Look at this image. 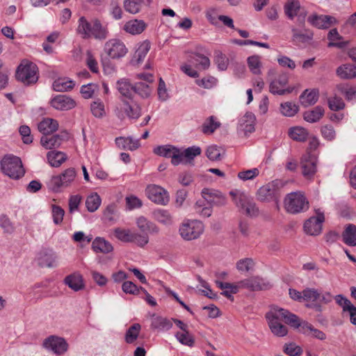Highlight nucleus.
I'll return each instance as SVG.
<instances>
[{
	"instance_id": "nucleus-46",
	"label": "nucleus",
	"mask_w": 356,
	"mask_h": 356,
	"mask_svg": "<svg viewBox=\"0 0 356 356\" xmlns=\"http://www.w3.org/2000/svg\"><path fill=\"white\" fill-rule=\"evenodd\" d=\"M342 38V37L338 33L337 29H331L327 34V39L330 41L327 46L329 47H338V48H343L346 47L348 44V42H334L335 40H339Z\"/></svg>"
},
{
	"instance_id": "nucleus-12",
	"label": "nucleus",
	"mask_w": 356,
	"mask_h": 356,
	"mask_svg": "<svg viewBox=\"0 0 356 356\" xmlns=\"http://www.w3.org/2000/svg\"><path fill=\"white\" fill-rule=\"evenodd\" d=\"M266 318L268 321L269 328L275 336L282 337L287 334V327L282 323V318L277 314V312H275L273 307L266 313Z\"/></svg>"
},
{
	"instance_id": "nucleus-3",
	"label": "nucleus",
	"mask_w": 356,
	"mask_h": 356,
	"mask_svg": "<svg viewBox=\"0 0 356 356\" xmlns=\"http://www.w3.org/2000/svg\"><path fill=\"white\" fill-rule=\"evenodd\" d=\"M114 113L121 120L126 118L131 120H136L141 116L142 108L133 99L131 100L121 99V102L114 108Z\"/></svg>"
},
{
	"instance_id": "nucleus-27",
	"label": "nucleus",
	"mask_w": 356,
	"mask_h": 356,
	"mask_svg": "<svg viewBox=\"0 0 356 356\" xmlns=\"http://www.w3.org/2000/svg\"><path fill=\"white\" fill-rule=\"evenodd\" d=\"M116 88L122 97V99L131 100L134 99V85H132L127 79H122L117 81Z\"/></svg>"
},
{
	"instance_id": "nucleus-16",
	"label": "nucleus",
	"mask_w": 356,
	"mask_h": 356,
	"mask_svg": "<svg viewBox=\"0 0 356 356\" xmlns=\"http://www.w3.org/2000/svg\"><path fill=\"white\" fill-rule=\"evenodd\" d=\"M241 289H246L252 291L266 290L271 286L270 283L266 279L259 276H252L239 282Z\"/></svg>"
},
{
	"instance_id": "nucleus-56",
	"label": "nucleus",
	"mask_w": 356,
	"mask_h": 356,
	"mask_svg": "<svg viewBox=\"0 0 356 356\" xmlns=\"http://www.w3.org/2000/svg\"><path fill=\"white\" fill-rule=\"evenodd\" d=\"M247 61L248 67L253 74H261V63L259 56H251L248 58Z\"/></svg>"
},
{
	"instance_id": "nucleus-37",
	"label": "nucleus",
	"mask_w": 356,
	"mask_h": 356,
	"mask_svg": "<svg viewBox=\"0 0 356 356\" xmlns=\"http://www.w3.org/2000/svg\"><path fill=\"white\" fill-rule=\"evenodd\" d=\"M343 241L349 246H356V225L349 224L342 233Z\"/></svg>"
},
{
	"instance_id": "nucleus-29",
	"label": "nucleus",
	"mask_w": 356,
	"mask_h": 356,
	"mask_svg": "<svg viewBox=\"0 0 356 356\" xmlns=\"http://www.w3.org/2000/svg\"><path fill=\"white\" fill-rule=\"evenodd\" d=\"M64 283L74 291H79L84 288L83 277L77 273L66 276Z\"/></svg>"
},
{
	"instance_id": "nucleus-49",
	"label": "nucleus",
	"mask_w": 356,
	"mask_h": 356,
	"mask_svg": "<svg viewBox=\"0 0 356 356\" xmlns=\"http://www.w3.org/2000/svg\"><path fill=\"white\" fill-rule=\"evenodd\" d=\"M302 332L320 340H324L326 338L325 334L324 332L314 328L312 324L305 321H303Z\"/></svg>"
},
{
	"instance_id": "nucleus-28",
	"label": "nucleus",
	"mask_w": 356,
	"mask_h": 356,
	"mask_svg": "<svg viewBox=\"0 0 356 356\" xmlns=\"http://www.w3.org/2000/svg\"><path fill=\"white\" fill-rule=\"evenodd\" d=\"M64 140L63 135L55 134L51 136H42L40 138V143L46 149H51L60 147Z\"/></svg>"
},
{
	"instance_id": "nucleus-7",
	"label": "nucleus",
	"mask_w": 356,
	"mask_h": 356,
	"mask_svg": "<svg viewBox=\"0 0 356 356\" xmlns=\"http://www.w3.org/2000/svg\"><path fill=\"white\" fill-rule=\"evenodd\" d=\"M203 223L197 220H184L179 227V232L181 238L191 241L199 238L204 232Z\"/></svg>"
},
{
	"instance_id": "nucleus-19",
	"label": "nucleus",
	"mask_w": 356,
	"mask_h": 356,
	"mask_svg": "<svg viewBox=\"0 0 356 356\" xmlns=\"http://www.w3.org/2000/svg\"><path fill=\"white\" fill-rule=\"evenodd\" d=\"M308 22L320 29H327L337 22V19L330 15L312 14L307 18Z\"/></svg>"
},
{
	"instance_id": "nucleus-34",
	"label": "nucleus",
	"mask_w": 356,
	"mask_h": 356,
	"mask_svg": "<svg viewBox=\"0 0 356 356\" xmlns=\"http://www.w3.org/2000/svg\"><path fill=\"white\" fill-rule=\"evenodd\" d=\"M172 326L170 320L159 316L153 315L151 322V327L158 331H167L169 330Z\"/></svg>"
},
{
	"instance_id": "nucleus-30",
	"label": "nucleus",
	"mask_w": 356,
	"mask_h": 356,
	"mask_svg": "<svg viewBox=\"0 0 356 356\" xmlns=\"http://www.w3.org/2000/svg\"><path fill=\"white\" fill-rule=\"evenodd\" d=\"M216 285L222 290L221 294L231 300H234L232 294L236 293L238 290L241 289V286H239V282L236 284H230L216 280Z\"/></svg>"
},
{
	"instance_id": "nucleus-40",
	"label": "nucleus",
	"mask_w": 356,
	"mask_h": 356,
	"mask_svg": "<svg viewBox=\"0 0 356 356\" xmlns=\"http://www.w3.org/2000/svg\"><path fill=\"white\" fill-rule=\"evenodd\" d=\"M323 115V108L320 106H317L312 111H305L303 113V118L308 122L314 123L319 121Z\"/></svg>"
},
{
	"instance_id": "nucleus-22",
	"label": "nucleus",
	"mask_w": 356,
	"mask_h": 356,
	"mask_svg": "<svg viewBox=\"0 0 356 356\" xmlns=\"http://www.w3.org/2000/svg\"><path fill=\"white\" fill-rule=\"evenodd\" d=\"M273 309L286 323L296 328L300 327L301 331H302L303 322H300L298 316L291 313L289 310L278 307H273Z\"/></svg>"
},
{
	"instance_id": "nucleus-42",
	"label": "nucleus",
	"mask_w": 356,
	"mask_h": 356,
	"mask_svg": "<svg viewBox=\"0 0 356 356\" xmlns=\"http://www.w3.org/2000/svg\"><path fill=\"white\" fill-rule=\"evenodd\" d=\"M289 81L287 74H280L278 77L270 84V92L273 94H277L282 87L285 86Z\"/></svg>"
},
{
	"instance_id": "nucleus-1",
	"label": "nucleus",
	"mask_w": 356,
	"mask_h": 356,
	"mask_svg": "<svg viewBox=\"0 0 356 356\" xmlns=\"http://www.w3.org/2000/svg\"><path fill=\"white\" fill-rule=\"evenodd\" d=\"M76 33L82 39L95 38L99 40H105L108 35V30L98 19L88 21L85 17H79L76 29Z\"/></svg>"
},
{
	"instance_id": "nucleus-18",
	"label": "nucleus",
	"mask_w": 356,
	"mask_h": 356,
	"mask_svg": "<svg viewBox=\"0 0 356 356\" xmlns=\"http://www.w3.org/2000/svg\"><path fill=\"white\" fill-rule=\"evenodd\" d=\"M51 106L56 110L68 111L74 108L76 104L74 99L65 95H58L51 99Z\"/></svg>"
},
{
	"instance_id": "nucleus-60",
	"label": "nucleus",
	"mask_w": 356,
	"mask_h": 356,
	"mask_svg": "<svg viewBox=\"0 0 356 356\" xmlns=\"http://www.w3.org/2000/svg\"><path fill=\"white\" fill-rule=\"evenodd\" d=\"M224 151L216 145H211L207 147L206 155L211 161H219L221 159L222 153Z\"/></svg>"
},
{
	"instance_id": "nucleus-62",
	"label": "nucleus",
	"mask_w": 356,
	"mask_h": 356,
	"mask_svg": "<svg viewBox=\"0 0 356 356\" xmlns=\"http://www.w3.org/2000/svg\"><path fill=\"white\" fill-rule=\"evenodd\" d=\"M327 104L329 108L334 111H338L345 108V103L343 99L337 96L328 98Z\"/></svg>"
},
{
	"instance_id": "nucleus-15",
	"label": "nucleus",
	"mask_w": 356,
	"mask_h": 356,
	"mask_svg": "<svg viewBox=\"0 0 356 356\" xmlns=\"http://www.w3.org/2000/svg\"><path fill=\"white\" fill-rule=\"evenodd\" d=\"M145 193L148 199L156 204L165 205L169 202L168 192L158 185H148Z\"/></svg>"
},
{
	"instance_id": "nucleus-45",
	"label": "nucleus",
	"mask_w": 356,
	"mask_h": 356,
	"mask_svg": "<svg viewBox=\"0 0 356 356\" xmlns=\"http://www.w3.org/2000/svg\"><path fill=\"white\" fill-rule=\"evenodd\" d=\"M75 86L72 80L67 79H58L53 83L54 90L58 92H65L72 90Z\"/></svg>"
},
{
	"instance_id": "nucleus-36",
	"label": "nucleus",
	"mask_w": 356,
	"mask_h": 356,
	"mask_svg": "<svg viewBox=\"0 0 356 356\" xmlns=\"http://www.w3.org/2000/svg\"><path fill=\"white\" fill-rule=\"evenodd\" d=\"M92 248L95 252L109 253L113 248L110 242L104 238L97 237L92 243Z\"/></svg>"
},
{
	"instance_id": "nucleus-43",
	"label": "nucleus",
	"mask_w": 356,
	"mask_h": 356,
	"mask_svg": "<svg viewBox=\"0 0 356 356\" xmlns=\"http://www.w3.org/2000/svg\"><path fill=\"white\" fill-rule=\"evenodd\" d=\"M190 62L200 70H207L210 66V60L201 54H195L191 56Z\"/></svg>"
},
{
	"instance_id": "nucleus-25",
	"label": "nucleus",
	"mask_w": 356,
	"mask_h": 356,
	"mask_svg": "<svg viewBox=\"0 0 356 356\" xmlns=\"http://www.w3.org/2000/svg\"><path fill=\"white\" fill-rule=\"evenodd\" d=\"M325 217L320 216L319 218H315L314 216L307 219L304 223L305 232L311 236L318 235L322 230V223Z\"/></svg>"
},
{
	"instance_id": "nucleus-39",
	"label": "nucleus",
	"mask_w": 356,
	"mask_h": 356,
	"mask_svg": "<svg viewBox=\"0 0 356 356\" xmlns=\"http://www.w3.org/2000/svg\"><path fill=\"white\" fill-rule=\"evenodd\" d=\"M154 218L159 222L168 226L172 224L173 220L170 213L165 209H156L153 211Z\"/></svg>"
},
{
	"instance_id": "nucleus-58",
	"label": "nucleus",
	"mask_w": 356,
	"mask_h": 356,
	"mask_svg": "<svg viewBox=\"0 0 356 356\" xmlns=\"http://www.w3.org/2000/svg\"><path fill=\"white\" fill-rule=\"evenodd\" d=\"M90 110L92 115L99 118H102L106 113L104 104L100 99L91 103Z\"/></svg>"
},
{
	"instance_id": "nucleus-61",
	"label": "nucleus",
	"mask_w": 356,
	"mask_h": 356,
	"mask_svg": "<svg viewBox=\"0 0 356 356\" xmlns=\"http://www.w3.org/2000/svg\"><path fill=\"white\" fill-rule=\"evenodd\" d=\"M134 94L139 95L143 98H147L150 95L151 89L147 83L143 82L136 83L134 85Z\"/></svg>"
},
{
	"instance_id": "nucleus-31",
	"label": "nucleus",
	"mask_w": 356,
	"mask_h": 356,
	"mask_svg": "<svg viewBox=\"0 0 356 356\" xmlns=\"http://www.w3.org/2000/svg\"><path fill=\"white\" fill-rule=\"evenodd\" d=\"M318 96V89H312L311 91L305 90L300 96V103L304 107L314 105L317 102Z\"/></svg>"
},
{
	"instance_id": "nucleus-26",
	"label": "nucleus",
	"mask_w": 356,
	"mask_h": 356,
	"mask_svg": "<svg viewBox=\"0 0 356 356\" xmlns=\"http://www.w3.org/2000/svg\"><path fill=\"white\" fill-rule=\"evenodd\" d=\"M136 223L137 227L142 232L141 234H147L148 236V234H158L159 233L160 229L159 227L144 216L137 218Z\"/></svg>"
},
{
	"instance_id": "nucleus-2",
	"label": "nucleus",
	"mask_w": 356,
	"mask_h": 356,
	"mask_svg": "<svg viewBox=\"0 0 356 356\" xmlns=\"http://www.w3.org/2000/svg\"><path fill=\"white\" fill-rule=\"evenodd\" d=\"M285 211L290 214H298L307 211L309 208V202L300 191L288 193L284 199Z\"/></svg>"
},
{
	"instance_id": "nucleus-57",
	"label": "nucleus",
	"mask_w": 356,
	"mask_h": 356,
	"mask_svg": "<svg viewBox=\"0 0 356 356\" xmlns=\"http://www.w3.org/2000/svg\"><path fill=\"white\" fill-rule=\"evenodd\" d=\"M303 301L315 302L320 298V291L314 288H306L302 291Z\"/></svg>"
},
{
	"instance_id": "nucleus-33",
	"label": "nucleus",
	"mask_w": 356,
	"mask_h": 356,
	"mask_svg": "<svg viewBox=\"0 0 356 356\" xmlns=\"http://www.w3.org/2000/svg\"><path fill=\"white\" fill-rule=\"evenodd\" d=\"M38 130L43 134L47 136L56 131L58 128L57 120L51 118H45L38 124Z\"/></svg>"
},
{
	"instance_id": "nucleus-6",
	"label": "nucleus",
	"mask_w": 356,
	"mask_h": 356,
	"mask_svg": "<svg viewBox=\"0 0 356 356\" xmlns=\"http://www.w3.org/2000/svg\"><path fill=\"white\" fill-rule=\"evenodd\" d=\"M38 68L31 62L22 63L16 71V79L24 85H31L37 82Z\"/></svg>"
},
{
	"instance_id": "nucleus-17",
	"label": "nucleus",
	"mask_w": 356,
	"mask_h": 356,
	"mask_svg": "<svg viewBox=\"0 0 356 356\" xmlns=\"http://www.w3.org/2000/svg\"><path fill=\"white\" fill-rule=\"evenodd\" d=\"M202 195L208 204L214 207H222L227 203L225 196L220 191L213 188L202 189Z\"/></svg>"
},
{
	"instance_id": "nucleus-41",
	"label": "nucleus",
	"mask_w": 356,
	"mask_h": 356,
	"mask_svg": "<svg viewBox=\"0 0 356 356\" xmlns=\"http://www.w3.org/2000/svg\"><path fill=\"white\" fill-rule=\"evenodd\" d=\"M300 8L298 0H288L284 6V13L290 19H293Z\"/></svg>"
},
{
	"instance_id": "nucleus-55",
	"label": "nucleus",
	"mask_w": 356,
	"mask_h": 356,
	"mask_svg": "<svg viewBox=\"0 0 356 356\" xmlns=\"http://www.w3.org/2000/svg\"><path fill=\"white\" fill-rule=\"evenodd\" d=\"M175 337L181 344L188 346L189 347H192L195 342L194 338L189 333L188 330L182 332H177L175 334Z\"/></svg>"
},
{
	"instance_id": "nucleus-11",
	"label": "nucleus",
	"mask_w": 356,
	"mask_h": 356,
	"mask_svg": "<svg viewBox=\"0 0 356 356\" xmlns=\"http://www.w3.org/2000/svg\"><path fill=\"white\" fill-rule=\"evenodd\" d=\"M104 51L109 58L119 59L127 54L128 49L122 41L113 38L106 42Z\"/></svg>"
},
{
	"instance_id": "nucleus-59",
	"label": "nucleus",
	"mask_w": 356,
	"mask_h": 356,
	"mask_svg": "<svg viewBox=\"0 0 356 356\" xmlns=\"http://www.w3.org/2000/svg\"><path fill=\"white\" fill-rule=\"evenodd\" d=\"M280 110L284 115L292 117L298 111V106L292 102H287L281 104Z\"/></svg>"
},
{
	"instance_id": "nucleus-54",
	"label": "nucleus",
	"mask_w": 356,
	"mask_h": 356,
	"mask_svg": "<svg viewBox=\"0 0 356 356\" xmlns=\"http://www.w3.org/2000/svg\"><path fill=\"white\" fill-rule=\"evenodd\" d=\"M220 125L219 122L215 120L213 116H210L202 124V131L205 134H211Z\"/></svg>"
},
{
	"instance_id": "nucleus-9",
	"label": "nucleus",
	"mask_w": 356,
	"mask_h": 356,
	"mask_svg": "<svg viewBox=\"0 0 356 356\" xmlns=\"http://www.w3.org/2000/svg\"><path fill=\"white\" fill-rule=\"evenodd\" d=\"M114 234L118 240L125 243H134L140 248L149 243V236L147 234L133 232L129 229L115 228Z\"/></svg>"
},
{
	"instance_id": "nucleus-52",
	"label": "nucleus",
	"mask_w": 356,
	"mask_h": 356,
	"mask_svg": "<svg viewBox=\"0 0 356 356\" xmlns=\"http://www.w3.org/2000/svg\"><path fill=\"white\" fill-rule=\"evenodd\" d=\"M143 0H124V8L131 14L139 13L142 8Z\"/></svg>"
},
{
	"instance_id": "nucleus-35",
	"label": "nucleus",
	"mask_w": 356,
	"mask_h": 356,
	"mask_svg": "<svg viewBox=\"0 0 356 356\" xmlns=\"http://www.w3.org/2000/svg\"><path fill=\"white\" fill-rule=\"evenodd\" d=\"M115 144L122 149H128L131 151L136 150L140 146L139 140H133L131 137H118L115 138Z\"/></svg>"
},
{
	"instance_id": "nucleus-63",
	"label": "nucleus",
	"mask_w": 356,
	"mask_h": 356,
	"mask_svg": "<svg viewBox=\"0 0 356 356\" xmlns=\"http://www.w3.org/2000/svg\"><path fill=\"white\" fill-rule=\"evenodd\" d=\"M104 217L108 221H114L118 217V207L115 203L108 204L104 211Z\"/></svg>"
},
{
	"instance_id": "nucleus-32",
	"label": "nucleus",
	"mask_w": 356,
	"mask_h": 356,
	"mask_svg": "<svg viewBox=\"0 0 356 356\" xmlns=\"http://www.w3.org/2000/svg\"><path fill=\"white\" fill-rule=\"evenodd\" d=\"M336 74L342 79H352L356 77V66L350 63L341 65L337 67Z\"/></svg>"
},
{
	"instance_id": "nucleus-47",
	"label": "nucleus",
	"mask_w": 356,
	"mask_h": 356,
	"mask_svg": "<svg viewBox=\"0 0 356 356\" xmlns=\"http://www.w3.org/2000/svg\"><path fill=\"white\" fill-rule=\"evenodd\" d=\"M308 131L303 127H292L289 131V136L293 140L304 142L308 137Z\"/></svg>"
},
{
	"instance_id": "nucleus-44",
	"label": "nucleus",
	"mask_w": 356,
	"mask_h": 356,
	"mask_svg": "<svg viewBox=\"0 0 356 356\" xmlns=\"http://www.w3.org/2000/svg\"><path fill=\"white\" fill-rule=\"evenodd\" d=\"M202 149L200 147L192 146L186 148L184 151H181V163H191L193 159L200 155Z\"/></svg>"
},
{
	"instance_id": "nucleus-23",
	"label": "nucleus",
	"mask_w": 356,
	"mask_h": 356,
	"mask_svg": "<svg viewBox=\"0 0 356 356\" xmlns=\"http://www.w3.org/2000/svg\"><path fill=\"white\" fill-rule=\"evenodd\" d=\"M256 117L254 113L247 112L240 120L238 130L246 136L255 130Z\"/></svg>"
},
{
	"instance_id": "nucleus-21",
	"label": "nucleus",
	"mask_w": 356,
	"mask_h": 356,
	"mask_svg": "<svg viewBox=\"0 0 356 356\" xmlns=\"http://www.w3.org/2000/svg\"><path fill=\"white\" fill-rule=\"evenodd\" d=\"M300 165L302 173L306 177L313 176L316 172V158L310 154L302 156Z\"/></svg>"
},
{
	"instance_id": "nucleus-64",
	"label": "nucleus",
	"mask_w": 356,
	"mask_h": 356,
	"mask_svg": "<svg viewBox=\"0 0 356 356\" xmlns=\"http://www.w3.org/2000/svg\"><path fill=\"white\" fill-rule=\"evenodd\" d=\"M321 133L323 138L328 141L334 140L337 134L334 128L331 124H325L321 127Z\"/></svg>"
},
{
	"instance_id": "nucleus-4",
	"label": "nucleus",
	"mask_w": 356,
	"mask_h": 356,
	"mask_svg": "<svg viewBox=\"0 0 356 356\" xmlns=\"http://www.w3.org/2000/svg\"><path fill=\"white\" fill-rule=\"evenodd\" d=\"M281 181L273 180L261 186L256 193V198L261 202H277L281 197Z\"/></svg>"
},
{
	"instance_id": "nucleus-48",
	"label": "nucleus",
	"mask_w": 356,
	"mask_h": 356,
	"mask_svg": "<svg viewBox=\"0 0 356 356\" xmlns=\"http://www.w3.org/2000/svg\"><path fill=\"white\" fill-rule=\"evenodd\" d=\"M150 49V42L148 40L143 41L136 49L134 58L138 64L140 63Z\"/></svg>"
},
{
	"instance_id": "nucleus-53",
	"label": "nucleus",
	"mask_w": 356,
	"mask_h": 356,
	"mask_svg": "<svg viewBox=\"0 0 356 356\" xmlns=\"http://www.w3.org/2000/svg\"><path fill=\"white\" fill-rule=\"evenodd\" d=\"M255 263L251 258H244L236 262V269L241 273H248L254 269Z\"/></svg>"
},
{
	"instance_id": "nucleus-5",
	"label": "nucleus",
	"mask_w": 356,
	"mask_h": 356,
	"mask_svg": "<svg viewBox=\"0 0 356 356\" xmlns=\"http://www.w3.org/2000/svg\"><path fill=\"white\" fill-rule=\"evenodd\" d=\"M1 166L3 172L13 179L21 178L25 173L21 159L16 156H5L1 161Z\"/></svg>"
},
{
	"instance_id": "nucleus-10",
	"label": "nucleus",
	"mask_w": 356,
	"mask_h": 356,
	"mask_svg": "<svg viewBox=\"0 0 356 356\" xmlns=\"http://www.w3.org/2000/svg\"><path fill=\"white\" fill-rule=\"evenodd\" d=\"M76 172L74 168H70L64 170L60 175L54 176L49 181L50 188L58 192L61 187H67L74 180Z\"/></svg>"
},
{
	"instance_id": "nucleus-8",
	"label": "nucleus",
	"mask_w": 356,
	"mask_h": 356,
	"mask_svg": "<svg viewBox=\"0 0 356 356\" xmlns=\"http://www.w3.org/2000/svg\"><path fill=\"white\" fill-rule=\"evenodd\" d=\"M229 194L233 197V201L238 208L250 216H256L259 213V209L255 202L249 195L240 192L231 191Z\"/></svg>"
},
{
	"instance_id": "nucleus-14",
	"label": "nucleus",
	"mask_w": 356,
	"mask_h": 356,
	"mask_svg": "<svg viewBox=\"0 0 356 356\" xmlns=\"http://www.w3.org/2000/svg\"><path fill=\"white\" fill-rule=\"evenodd\" d=\"M154 153L163 157L170 158L174 165L181 163V149L171 145L157 146L154 149Z\"/></svg>"
},
{
	"instance_id": "nucleus-13",
	"label": "nucleus",
	"mask_w": 356,
	"mask_h": 356,
	"mask_svg": "<svg viewBox=\"0 0 356 356\" xmlns=\"http://www.w3.org/2000/svg\"><path fill=\"white\" fill-rule=\"evenodd\" d=\"M42 346L56 355H62L67 350L68 344L63 338L51 335L43 341Z\"/></svg>"
},
{
	"instance_id": "nucleus-38",
	"label": "nucleus",
	"mask_w": 356,
	"mask_h": 356,
	"mask_svg": "<svg viewBox=\"0 0 356 356\" xmlns=\"http://www.w3.org/2000/svg\"><path fill=\"white\" fill-rule=\"evenodd\" d=\"M49 163L52 167H59L67 160V156L65 153L58 151H50L47 154Z\"/></svg>"
},
{
	"instance_id": "nucleus-50",
	"label": "nucleus",
	"mask_w": 356,
	"mask_h": 356,
	"mask_svg": "<svg viewBox=\"0 0 356 356\" xmlns=\"http://www.w3.org/2000/svg\"><path fill=\"white\" fill-rule=\"evenodd\" d=\"M102 202L100 196L94 193L88 196L86 200V207L88 211L94 212L98 209Z\"/></svg>"
},
{
	"instance_id": "nucleus-51",
	"label": "nucleus",
	"mask_w": 356,
	"mask_h": 356,
	"mask_svg": "<svg viewBox=\"0 0 356 356\" xmlns=\"http://www.w3.org/2000/svg\"><path fill=\"white\" fill-rule=\"evenodd\" d=\"M141 326L138 323H134L130 326L126 332L124 339L127 343H134L138 337Z\"/></svg>"
},
{
	"instance_id": "nucleus-24",
	"label": "nucleus",
	"mask_w": 356,
	"mask_h": 356,
	"mask_svg": "<svg viewBox=\"0 0 356 356\" xmlns=\"http://www.w3.org/2000/svg\"><path fill=\"white\" fill-rule=\"evenodd\" d=\"M147 23L143 19H134L127 22L122 29L127 33L136 35L141 34L147 28Z\"/></svg>"
},
{
	"instance_id": "nucleus-20",
	"label": "nucleus",
	"mask_w": 356,
	"mask_h": 356,
	"mask_svg": "<svg viewBox=\"0 0 356 356\" xmlns=\"http://www.w3.org/2000/svg\"><path fill=\"white\" fill-rule=\"evenodd\" d=\"M38 264L42 267L54 268L56 266L57 256L53 250L43 248L38 254Z\"/></svg>"
}]
</instances>
